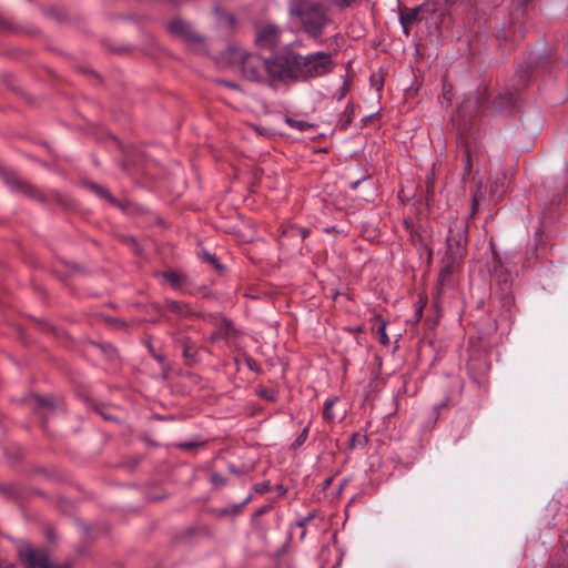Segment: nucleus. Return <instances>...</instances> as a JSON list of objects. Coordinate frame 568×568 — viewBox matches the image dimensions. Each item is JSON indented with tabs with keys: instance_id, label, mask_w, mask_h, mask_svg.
Segmentation results:
<instances>
[{
	"instance_id": "obj_36",
	"label": "nucleus",
	"mask_w": 568,
	"mask_h": 568,
	"mask_svg": "<svg viewBox=\"0 0 568 568\" xmlns=\"http://www.w3.org/2000/svg\"><path fill=\"white\" fill-rule=\"evenodd\" d=\"M210 483L214 489H220L227 485L229 480L220 473L213 471L210 475Z\"/></svg>"
},
{
	"instance_id": "obj_56",
	"label": "nucleus",
	"mask_w": 568,
	"mask_h": 568,
	"mask_svg": "<svg viewBox=\"0 0 568 568\" xmlns=\"http://www.w3.org/2000/svg\"><path fill=\"white\" fill-rule=\"evenodd\" d=\"M64 265H65V267L68 270V274H70V275H72L75 272L80 271V266H78L75 264L64 263Z\"/></svg>"
},
{
	"instance_id": "obj_45",
	"label": "nucleus",
	"mask_w": 568,
	"mask_h": 568,
	"mask_svg": "<svg viewBox=\"0 0 568 568\" xmlns=\"http://www.w3.org/2000/svg\"><path fill=\"white\" fill-rule=\"evenodd\" d=\"M253 489L256 494H265L267 491H270L271 489V484H270V480H265V481H261V483H257L253 486Z\"/></svg>"
},
{
	"instance_id": "obj_28",
	"label": "nucleus",
	"mask_w": 568,
	"mask_h": 568,
	"mask_svg": "<svg viewBox=\"0 0 568 568\" xmlns=\"http://www.w3.org/2000/svg\"><path fill=\"white\" fill-rule=\"evenodd\" d=\"M485 192L481 181H478L476 183V189L471 190V215L477 212L479 202L485 197Z\"/></svg>"
},
{
	"instance_id": "obj_6",
	"label": "nucleus",
	"mask_w": 568,
	"mask_h": 568,
	"mask_svg": "<svg viewBox=\"0 0 568 568\" xmlns=\"http://www.w3.org/2000/svg\"><path fill=\"white\" fill-rule=\"evenodd\" d=\"M468 221L466 219H454L449 223L446 236L445 254L463 260L467 254L468 244Z\"/></svg>"
},
{
	"instance_id": "obj_47",
	"label": "nucleus",
	"mask_w": 568,
	"mask_h": 568,
	"mask_svg": "<svg viewBox=\"0 0 568 568\" xmlns=\"http://www.w3.org/2000/svg\"><path fill=\"white\" fill-rule=\"evenodd\" d=\"M216 82L220 84V85H223V87H226L231 90H234V91H242V88L240 84H237L236 82H232V81H229V80H224V79H219L216 80Z\"/></svg>"
},
{
	"instance_id": "obj_22",
	"label": "nucleus",
	"mask_w": 568,
	"mask_h": 568,
	"mask_svg": "<svg viewBox=\"0 0 568 568\" xmlns=\"http://www.w3.org/2000/svg\"><path fill=\"white\" fill-rule=\"evenodd\" d=\"M85 187L94 192L99 197L105 200L112 206H120V202L109 192V190L94 182H85Z\"/></svg>"
},
{
	"instance_id": "obj_35",
	"label": "nucleus",
	"mask_w": 568,
	"mask_h": 568,
	"mask_svg": "<svg viewBox=\"0 0 568 568\" xmlns=\"http://www.w3.org/2000/svg\"><path fill=\"white\" fill-rule=\"evenodd\" d=\"M285 122L293 129L298 130L300 132H305L308 129H312L314 124L308 123L302 120H295L293 118L286 116Z\"/></svg>"
},
{
	"instance_id": "obj_43",
	"label": "nucleus",
	"mask_w": 568,
	"mask_h": 568,
	"mask_svg": "<svg viewBox=\"0 0 568 568\" xmlns=\"http://www.w3.org/2000/svg\"><path fill=\"white\" fill-rule=\"evenodd\" d=\"M290 232L291 235H300L302 240H305L311 234L310 227L291 226L288 231H284L283 234Z\"/></svg>"
},
{
	"instance_id": "obj_18",
	"label": "nucleus",
	"mask_w": 568,
	"mask_h": 568,
	"mask_svg": "<svg viewBox=\"0 0 568 568\" xmlns=\"http://www.w3.org/2000/svg\"><path fill=\"white\" fill-rule=\"evenodd\" d=\"M420 7L404 8L399 11V22L403 27L404 33L408 37L410 27L417 21Z\"/></svg>"
},
{
	"instance_id": "obj_11",
	"label": "nucleus",
	"mask_w": 568,
	"mask_h": 568,
	"mask_svg": "<svg viewBox=\"0 0 568 568\" xmlns=\"http://www.w3.org/2000/svg\"><path fill=\"white\" fill-rule=\"evenodd\" d=\"M172 339L174 345L181 348L186 366L194 367L201 362L199 348L190 336L182 332H175L172 334Z\"/></svg>"
},
{
	"instance_id": "obj_4",
	"label": "nucleus",
	"mask_w": 568,
	"mask_h": 568,
	"mask_svg": "<svg viewBox=\"0 0 568 568\" xmlns=\"http://www.w3.org/2000/svg\"><path fill=\"white\" fill-rule=\"evenodd\" d=\"M469 103V100H464L456 114L452 118L457 135V149L462 156L463 181L473 174L474 159L478 160L479 153V144L471 121L464 118L460 119V113L466 111Z\"/></svg>"
},
{
	"instance_id": "obj_33",
	"label": "nucleus",
	"mask_w": 568,
	"mask_h": 568,
	"mask_svg": "<svg viewBox=\"0 0 568 568\" xmlns=\"http://www.w3.org/2000/svg\"><path fill=\"white\" fill-rule=\"evenodd\" d=\"M368 443V438L365 435H361L359 433H353L349 440L347 448L349 450L355 449L357 446H365Z\"/></svg>"
},
{
	"instance_id": "obj_53",
	"label": "nucleus",
	"mask_w": 568,
	"mask_h": 568,
	"mask_svg": "<svg viewBox=\"0 0 568 568\" xmlns=\"http://www.w3.org/2000/svg\"><path fill=\"white\" fill-rule=\"evenodd\" d=\"M245 363H246L247 367H248L251 371H254V372H258V371H260V366H258L257 362H256L254 358H252V357H247V358L245 359Z\"/></svg>"
},
{
	"instance_id": "obj_46",
	"label": "nucleus",
	"mask_w": 568,
	"mask_h": 568,
	"mask_svg": "<svg viewBox=\"0 0 568 568\" xmlns=\"http://www.w3.org/2000/svg\"><path fill=\"white\" fill-rule=\"evenodd\" d=\"M227 470L236 476L245 475L248 471V469L245 466L237 467L233 464L227 465Z\"/></svg>"
},
{
	"instance_id": "obj_21",
	"label": "nucleus",
	"mask_w": 568,
	"mask_h": 568,
	"mask_svg": "<svg viewBox=\"0 0 568 568\" xmlns=\"http://www.w3.org/2000/svg\"><path fill=\"white\" fill-rule=\"evenodd\" d=\"M173 290H181L183 285L187 284V275L178 271H163L159 273Z\"/></svg>"
},
{
	"instance_id": "obj_39",
	"label": "nucleus",
	"mask_w": 568,
	"mask_h": 568,
	"mask_svg": "<svg viewBox=\"0 0 568 568\" xmlns=\"http://www.w3.org/2000/svg\"><path fill=\"white\" fill-rule=\"evenodd\" d=\"M42 12L48 18L55 19L57 21H60V22L64 21V19H65L64 12H62L60 9H58L55 7L42 8Z\"/></svg>"
},
{
	"instance_id": "obj_20",
	"label": "nucleus",
	"mask_w": 568,
	"mask_h": 568,
	"mask_svg": "<svg viewBox=\"0 0 568 568\" xmlns=\"http://www.w3.org/2000/svg\"><path fill=\"white\" fill-rule=\"evenodd\" d=\"M372 322V331L378 335V341L382 345H389V337L386 333L387 321L379 314H376L371 320Z\"/></svg>"
},
{
	"instance_id": "obj_3",
	"label": "nucleus",
	"mask_w": 568,
	"mask_h": 568,
	"mask_svg": "<svg viewBox=\"0 0 568 568\" xmlns=\"http://www.w3.org/2000/svg\"><path fill=\"white\" fill-rule=\"evenodd\" d=\"M282 58H284L283 48L272 52L268 58L244 49H235L232 52L231 62L239 67L244 80L272 87L277 83L284 84V78L278 77L282 72L281 65L284 64Z\"/></svg>"
},
{
	"instance_id": "obj_40",
	"label": "nucleus",
	"mask_w": 568,
	"mask_h": 568,
	"mask_svg": "<svg viewBox=\"0 0 568 568\" xmlns=\"http://www.w3.org/2000/svg\"><path fill=\"white\" fill-rule=\"evenodd\" d=\"M308 433H310V425H307L305 428H303V430L298 434V436L292 443L291 448L296 450L301 446H303L304 443L307 440Z\"/></svg>"
},
{
	"instance_id": "obj_17",
	"label": "nucleus",
	"mask_w": 568,
	"mask_h": 568,
	"mask_svg": "<svg viewBox=\"0 0 568 568\" xmlns=\"http://www.w3.org/2000/svg\"><path fill=\"white\" fill-rule=\"evenodd\" d=\"M214 14L220 28L225 29L227 31H232L236 28L237 19L232 12L223 8L216 7L214 8Z\"/></svg>"
},
{
	"instance_id": "obj_34",
	"label": "nucleus",
	"mask_w": 568,
	"mask_h": 568,
	"mask_svg": "<svg viewBox=\"0 0 568 568\" xmlns=\"http://www.w3.org/2000/svg\"><path fill=\"white\" fill-rule=\"evenodd\" d=\"M206 445L205 440H189V442H181L175 444V447L180 450L189 452L196 448L204 447Z\"/></svg>"
},
{
	"instance_id": "obj_52",
	"label": "nucleus",
	"mask_w": 568,
	"mask_h": 568,
	"mask_svg": "<svg viewBox=\"0 0 568 568\" xmlns=\"http://www.w3.org/2000/svg\"><path fill=\"white\" fill-rule=\"evenodd\" d=\"M271 509H272L271 505H264L254 511L253 518H258V517L265 515L266 513H268Z\"/></svg>"
},
{
	"instance_id": "obj_12",
	"label": "nucleus",
	"mask_w": 568,
	"mask_h": 568,
	"mask_svg": "<svg viewBox=\"0 0 568 568\" xmlns=\"http://www.w3.org/2000/svg\"><path fill=\"white\" fill-rule=\"evenodd\" d=\"M170 34L182 39L187 43H201L203 38L199 36L192 28V24L181 18H174L168 23Z\"/></svg>"
},
{
	"instance_id": "obj_13",
	"label": "nucleus",
	"mask_w": 568,
	"mask_h": 568,
	"mask_svg": "<svg viewBox=\"0 0 568 568\" xmlns=\"http://www.w3.org/2000/svg\"><path fill=\"white\" fill-rule=\"evenodd\" d=\"M462 260L444 254L440 263L442 267L438 274L436 295L439 296L445 286L450 285L452 276L458 267Z\"/></svg>"
},
{
	"instance_id": "obj_1",
	"label": "nucleus",
	"mask_w": 568,
	"mask_h": 568,
	"mask_svg": "<svg viewBox=\"0 0 568 568\" xmlns=\"http://www.w3.org/2000/svg\"><path fill=\"white\" fill-rule=\"evenodd\" d=\"M550 68V60L544 52H529L525 58L523 64H519L514 75L509 81V88L506 91L500 92L495 99L490 100L488 88L486 85L479 87L476 91L474 105L477 110L490 111L493 115L510 112L517 109L519 102V93L525 90L532 75L538 72H546ZM468 108L460 116L465 119L469 108L473 104L470 98Z\"/></svg>"
},
{
	"instance_id": "obj_59",
	"label": "nucleus",
	"mask_w": 568,
	"mask_h": 568,
	"mask_svg": "<svg viewBox=\"0 0 568 568\" xmlns=\"http://www.w3.org/2000/svg\"><path fill=\"white\" fill-rule=\"evenodd\" d=\"M45 537L49 541H53L55 539V534L53 531V529H47L45 530Z\"/></svg>"
},
{
	"instance_id": "obj_26",
	"label": "nucleus",
	"mask_w": 568,
	"mask_h": 568,
	"mask_svg": "<svg viewBox=\"0 0 568 568\" xmlns=\"http://www.w3.org/2000/svg\"><path fill=\"white\" fill-rule=\"evenodd\" d=\"M48 196L49 199H52V201L62 209L69 210L74 207L73 199L58 191H51L50 195Z\"/></svg>"
},
{
	"instance_id": "obj_30",
	"label": "nucleus",
	"mask_w": 568,
	"mask_h": 568,
	"mask_svg": "<svg viewBox=\"0 0 568 568\" xmlns=\"http://www.w3.org/2000/svg\"><path fill=\"white\" fill-rule=\"evenodd\" d=\"M339 400L338 397H333V398H329V399H326L325 403H324V408H323V419L325 422H329V423H333L334 419H335V415L333 413V406Z\"/></svg>"
},
{
	"instance_id": "obj_9",
	"label": "nucleus",
	"mask_w": 568,
	"mask_h": 568,
	"mask_svg": "<svg viewBox=\"0 0 568 568\" xmlns=\"http://www.w3.org/2000/svg\"><path fill=\"white\" fill-rule=\"evenodd\" d=\"M491 363L487 353L474 352L467 362V371L470 379L480 388L488 385V374Z\"/></svg>"
},
{
	"instance_id": "obj_38",
	"label": "nucleus",
	"mask_w": 568,
	"mask_h": 568,
	"mask_svg": "<svg viewBox=\"0 0 568 568\" xmlns=\"http://www.w3.org/2000/svg\"><path fill=\"white\" fill-rule=\"evenodd\" d=\"M93 345L97 346L101 352L109 358L113 359L116 356V349L113 347V345L109 343H100V342H93Z\"/></svg>"
},
{
	"instance_id": "obj_23",
	"label": "nucleus",
	"mask_w": 568,
	"mask_h": 568,
	"mask_svg": "<svg viewBox=\"0 0 568 568\" xmlns=\"http://www.w3.org/2000/svg\"><path fill=\"white\" fill-rule=\"evenodd\" d=\"M0 495L10 500H18L22 496V490L18 484L4 483L0 484Z\"/></svg>"
},
{
	"instance_id": "obj_41",
	"label": "nucleus",
	"mask_w": 568,
	"mask_h": 568,
	"mask_svg": "<svg viewBox=\"0 0 568 568\" xmlns=\"http://www.w3.org/2000/svg\"><path fill=\"white\" fill-rule=\"evenodd\" d=\"M257 395L271 403H275L278 398L277 392L272 388H261Z\"/></svg>"
},
{
	"instance_id": "obj_57",
	"label": "nucleus",
	"mask_w": 568,
	"mask_h": 568,
	"mask_svg": "<svg viewBox=\"0 0 568 568\" xmlns=\"http://www.w3.org/2000/svg\"><path fill=\"white\" fill-rule=\"evenodd\" d=\"M549 568H568V562L566 560H559L554 562Z\"/></svg>"
},
{
	"instance_id": "obj_61",
	"label": "nucleus",
	"mask_w": 568,
	"mask_h": 568,
	"mask_svg": "<svg viewBox=\"0 0 568 568\" xmlns=\"http://www.w3.org/2000/svg\"><path fill=\"white\" fill-rule=\"evenodd\" d=\"M449 405V399L446 398L445 400H443L439 405L435 406V409L438 412L439 408H444V407H447Z\"/></svg>"
},
{
	"instance_id": "obj_29",
	"label": "nucleus",
	"mask_w": 568,
	"mask_h": 568,
	"mask_svg": "<svg viewBox=\"0 0 568 568\" xmlns=\"http://www.w3.org/2000/svg\"><path fill=\"white\" fill-rule=\"evenodd\" d=\"M33 398L36 400V408L37 409H48L50 412H53L55 409L54 398L53 396H43L39 394H34Z\"/></svg>"
},
{
	"instance_id": "obj_44",
	"label": "nucleus",
	"mask_w": 568,
	"mask_h": 568,
	"mask_svg": "<svg viewBox=\"0 0 568 568\" xmlns=\"http://www.w3.org/2000/svg\"><path fill=\"white\" fill-rule=\"evenodd\" d=\"M0 30L6 32H18L19 28L0 14Z\"/></svg>"
},
{
	"instance_id": "obj_58",
	"label": "nucleus",
	"mask_w": 568,
	"mask_h": 568,
	"mask_svg": "<svg viewBox=\"0 0 568 568\" xmlns=\"http://www.w3.org/2000/svg\"><path fill=\"white\" fill-rule=\"evenodd\" d=\"M332 481H333V477H327V478H325V479L323 480V483L321 484L322 489H323V490H326V489L331 486Z\"/></svg>"
},
{
	"instance_id": "obj_63",
	"label": "nucleus",
	"mask_w": 568,
	"mask_h": 568,
	"mask_svg": "<svg viewBox=\"0 0 568 568\" xmlns=\"http://www.w3.org/2000/svg\"><path fill=\"white\" fill-rule=\"evenodd\" d=\"M220 338H225V337L224 336H220L219 329L211 335V339L212 341H216V339H220Z\"/></svg>"
},
{
	"instance_id": "obj_10",
	"label": "nucleus",
	"mask_w": 568,
	"mask_h": 568,
	"mask_svg": "<svg viewBox=\"0 0 568 568\" xmlns=\"http://www.w3.org/2000/svg\"><path fill=\"white\" fill-rule=\"evenodd\" d=\"M281 33L278 26L267 23L256 28L254 42L260 49L274 50L281 42Z\"/></svg>"
},
{
	"instance_id": "obj_54",
	"label": "nucleus",
	"mask_w": 568,
	"mask_h": 568,
	"mask_svg": "<svg viewBox=\"0 0 568 568\" xmlns=\"http://www.w3.org/2000/svg\"><path fill=\"white\" fill-rule=\"evenodd\" d=\"M148 348H149L150 354L156 362H159V363L164 362V356L156 354L151 344L148 345Z\"/></svg>"
},
{
	"instance_id": "obj_32",
	"label": "nucleus",
	"mask_w": 568,
	"mask_h": 568,
	"mask_svg": "<svg viewBox=\"0 0 568 568\" xmlns=\"http://www.w3.org/2000/svg\"><path fill=\"white\" fill-rule=\"evenodd\" d=\"M217 329L220 332V336H224L225 338H227L235 331L233 322L225 316L220 321Z\"/></svg>"
},
{
	"instance_id": "obj_60",
	"label": "nucleus",
	"mask_w": 568,
	"mask_h": 568,
	"mask_svg": "<svg viewBox=\"0 0 568 568\" xmlns=\"http://www.w3.org/2000/svg\"><path fill=\"white\" fill-rule=\"evenodd\" d=\"M368 176H363L362 179L354 181L349 184L352 190H356L358 185L362 183V181L366 180Z\"/></svg>"
},
{
	"instance_id": "obj_25",
	"label": "nucleus",
	"mask_w": 568,
	"mask_h": 568,
	"mask_svg": "<svg viewBox=\"0 0 568 568\" xmlns=\"http://www.w3.org/2000/svg\"><path fill=\"white\" fill-rule=\"evenodd\" d=\"M409 242L413 245H417L419 252L426 251L428 254V258L429 260L432 258L433 250L425 243L424 237H423L422 233L419 232V230L416 229L415 231H412L409 233Z\"/></svg>"
},
{
	"instance_id": "obj_37",
	"label": "nucleus",
	"mask_w": 568,
	"mask_h": 568,
	"mask_svg": "<svg viewBox=\"0 0 568 568\" xmlns=\"http://www.w3.org/2000/svg\"><path fill=\"white\" fill-rule=\"evenodd\" d=\"M493 273L494 276H504V265L500 255L493 250Z\"/></svg>"
},
{
	"instance_id": "obj_55",
	"label": "nucleus",
	"mask_w": 568,
	"mask_h": 568,
	"mask_svg": "<svg viewBox=\"0 0 568 568\" xmlns=\"http://www.w3.org/2000/svg\"><path fill=\"white\" fill-rule=\"evenodd\" d=\"M403 225L408 233L416 230L414 226V222L410 219H405Z\"/></svg>"
},
{
	"instance_id": "obj_31",
	"label": "nucleus",
	"mask_w": 568,
	"mask_h": 568,
	"mask_svg": "<svg viewBox=\"0 0 568 568\" xmlns=\"http://www.w3.org/2000/svg\"><path fill=\"white\" fill-rule=\"evenodd\" d=\"M202 260L211 264L220 274L223 273L225 270V266L220 262L219 257L215 254H212L207 251H203Z\"/></svg>"
},
{
	"instance_id": "obj_2",
	"label": "nucleus",
	"mask_w": 568,
	"mask_h": 568,
	"mask_svg": "<svg viewBox=\"0 0 568 568\" xmlns=\"http://www.w3.org/2000/svg\"><path fill=\"white\" fill-rule=\"evenodd\" d=\"M284 64L278 77L284 78V84L304 82L311 79L325 77L335 69V62L329 52L316 51L302 55L290 45L283 47Z\"/></svg>"
},
{
	"instance_id": "obj_5",
	"label": "nucleus",
	"mask_w": 568,
	"mask_h": 568,
	"mask_svg": "<svg viewBox=\"0 0 568 568\" xmlns=\"http://www.w3.org/2000/svg\"><path fill=\"white\" fill-rule=\"evenodd\" d=\"M291 13L300 18L303 31L313 39L321 37L324 28L331 23L327 9L321 2H302L292 8Z\"/></svg>"
},
{
	"instance_id": "obj_16",
	"label": "nucleus",
	"mask_w": 568,
	"mask_h": 568,
	"mask_svg": "<svg viewBox=\"0 0 568 568\" xmlns=\"http://www.w3.org/2000/svg\"><path fill=\"white\" fill-rule=\"evenodd\" d=\"M253 496L248 495L242 503L240 504H233L227 507L223 508H213L210 510V514L213 515L215 518H223V517H236L242 513V509L252 501Z\"/></svg>"
},
{
	"instance_id": "obj_49",
	"label": "nucleus",
	"mask_w": 568,
	"mask_h": 568,
	"mask_svg": "<svg viewBox=\"0 0 568 568\" xmlns=\"http://www.w3.org/2000/svg\"><path fill=\"white\" fill-rule=\"evenodd\" d=\"M348 87H349L348 81H347V80H345V81H344V83H343V85H342V87H341V89L338 90V92H337V93H335V95H334V97L336 98V100H337V101H342V100L345 98V95H346V93H347V90H348Z\"/></svg>"
},
{
	"instance_id": "obj_50",
	"label": "nucleus",
	"mask_w": 568,
	"mask_h": 568,
	"mask_svg": "<svg viewBox=\"0 0 568 568\" xmlns=\"http://www.w3.org/2000/svg\"><path fill=\"white\" fill-rule=\"evenodd\" d=\"M197 530H199L197 536H202L205 538H213V536H214L212 529L207 526L197 527Z\"/></svg>"
},
{
	"instance_id": "obj_62",
	"label": "nucleus",
	"mask_w": 568,
	"mask_h": 568,
	"mask_svg": "<svg viewBox=\"0 0 568 568\" xmlns=\"http://www.w3.org/2000/svg\"><path fill=\"white\" fill-rule=\"evenodd\" d=\"M276 490L280 493V495H284L287 491V489L282 484L276 485Z\"/></svg>"
},
{
	"instance_id": "obj_14",
	"label": "nucleus",
	"mask_w": 568,
	"mask_h": 568,
	"mask_svg": "<svg viewBox=\"0 0 568 568\" xmlns=\"http://www.w3.org/2000/svg\"><path fill=\"white\" fill-rule=\"evenodd\" d=\"M499 286L500 292L495 293V298L498 300L503 311L510 317L515 307V297L510 291L511 284L504 277L503 283L499 281Z\"/></svg>"
},
{
	"instance_id": "obj_24",
	"label": "nucleus",
	"mask_w": 568,
	"mask_h": 568,
	"mask_svg": "<svg viewBox=\"0 0 568 568\" xmlns=\"http://www.w3.org/2000/svg\"><path fill=\"white\" fill-rule=\"evenodd\" d=\"M355 116V105L353 103H347L344 112L341 114L337 126L339 130H346L353 122Z\"/></svg>"
},
{
	"instance_id": "obj_15",
	"label": "nucleus",
	"mask_w": 568,
	"mask_h": 568,
	"mask_svg": "<svg viewBox=\"0 0 568 568\" xmlns=\"http://www.w3.org/2000/svg\"><path fill=\"white\" fill-rule=\"evenodd\" d=\"M545 251V246L542 243V232L537 231L535 234V244L532 247L528 248L525 254V258L523 262L524 267H532L535 263L540 258L541 252Z\"/></svg>"
},
{
	"instance_id": "obj_27",
	"label": "nucleus",
	"mask_w": 568,
	"mask_h": 568,
	"mask_svg": "<svg viewBox=\"0 0 568 568\" xmlns=\"http://www.w3.org/2000/svg\"><path fill=\"white\" fill-rule=\"evenodd\" d=\"M197 534H199L197 527H195V526L187 527V528H184L175 534L174 541L178 544H187V542H191V540L195 536H197Z\"/></svg>"
},
{
	"instance_id": "obj_7",
	"label": "nucleus",
	"mask_w": 568,
	"mask_h": 568,
	"mask_svg": "<svg viewBox=\"0 0 568 568\" xmlns=\"http://www.w3.org/2000/svg\"><path fill=\"white\" fill-rule=\"evenodd\" d=\"M17 557L23 568H53L48 551L34 548L27 540H22L17 545Z\"/></svg>"
},
{
	"instance_id": "obj_64",
	"label": "nucleus",
	"mask_w": 568,
	"mask_h": 568,
	"mask_svg": "<svg viewBox=\"0 0 568 568\" xmlns=\"http://www.w3.org/2000/svg\"><path fill=\"white\" fill-rule=\"evenodd\" d=\"M427 192H434V183L430 180L427 181Z\"/></svg>"
},
{
	"instance_id": "obj_48",
	"label": "nucleus",
	"mask_w": 568,
	"mask_h": 568,
	"mask_svg": "<svg viewBox=\"0 0 568 568\" xmlns=\"http://www.w3.org/2000/svg\"><path fill=\"white\" fill-rule=\"evenodd\" d=\"M425 305H426V301H422V298H420L419 302L417 303V306L415 310L416 322H419L422 320Z\"/></svg>"
},
{
	"instance_id": "obj_8",
	"label": "nucleus",
	"mask_w": 568,
	"mask_h": 568,
	"mask_svg": "<svg viewBox=\"0 0 568 568\" xmlns=\"http://www.w3.org/2000/svg\"><path fill=\"white\" fill-rule=\"evenodd\" d=\"M0 176L12 191L20 192L29 199L42 204H47L49 202V196L47 194H44L38 186L19 179L13 171L2 169L0 170Z\"/></svg>"
},
{
	"instance_id": "obj_42",
	"label": "nucleus",
	"mask_w": 568,
	"mask_h": 568,
	"mask_svg": "<svg viewBox=\"0 0 568 568\" xmlns=\"http://www.w3.org/2000/svg\"><path fill=\"white\" fill-rule=\"evenodd\" d=\"M317 517V511L316 510H313L311 513H308L306 516L300 518L297 521H296V526L300 527V528H304V530L302 531V535L301 537L303 538L306 534V530H305V526L307 525V523H310L311 520H313L314 518Z\"/></svg>"
},
{
	"instance_id": "obj_19",
	"label": "nucleus",
	"mask_w": 568,
	"mask_h": 568,
	"mask_svg": "<svg viewBox=\"0 0 568 568\" xmlns=\"http://www.w3.org/2000/svg\"><path fill=\"white\" fill-rule=\"evenodd\" d=\"M164 307L181 317H192L196 315L190 304L183 301L165 300Z\"/></svg>"
},
{
	"instance_id": "obj_51",
	"label": "nucleus",
	"mask_w": 568,
	"mask_h": 568,
	"mask_svg": "<svg viewBox=\"0 0 568 568\" xmlns=\"http://www.w3.org/2000/svg\"><path fill=\"white\" fill-rule=\"evenodd\" d=\"M105 409L104 405L95 407L97 413H99L105 420H113V416H111Z\"/></svg>"
}]
</instances>
